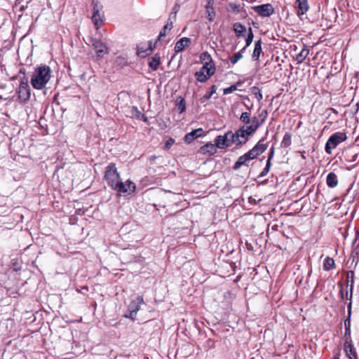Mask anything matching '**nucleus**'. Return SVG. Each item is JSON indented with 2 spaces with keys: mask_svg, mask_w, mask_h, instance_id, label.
<instances>
[{
  "mask_svg": "<svg viewBox=\"0 0 359 359\" xmlns=\"http://www.w3.org/2000/svg\"><path fill=\"white\" fill-rule=\"evenodd\" d=\"M50 77L51 71L50 67L46 65H41L35 69L30 83L34 88L41 90L46 87Z\"/></svg>",
  "mask_w": 359,
  "mask_h": 359,
  "instance_id": "1",
  "label": "nucleus"
},
{
  "mask_svg": "<svg viewBox=\"0 0 359 359\" xmlns=\"http://www.w3.org/2000/svg\"><path fill=\"white\" fill-rule=\"evenodd\" d=\"M351 303L349 304L348 306V317L346 318L344 321V326H345V343L344 346V351L346 353V355L349 359H358L356 353L355 348L354 347V345L353 344L351 337V322H350V316H351Z\"/></svg>",
  "mask_w": 359,
  "mask_h": 359,
  "instance_id": "2",
  "label": "nucleus"
},
{
  "mask_svg": "<svg viewBox=\"0 0 359 359\" xmlns=\"http://www.w3.org/2000/svg\"><path fill=\"white\" fill-rule=\"evenodd\" d=\"M104 178L107 181L108 186L111 189H113V187L116 185V183H118V182L121 180L115 163H110L107 165L104 172Z\"/></svg>",
  "mask_w": 359,
  "mask_h": 359,
  "instance_id": "3",
  "label": "nucleus"
},
{
  "mask_svg": "<svg viewBox=\"0 0 359 359\" xmlns=\"http://www.w3.org/2000/svg\"><path fill=\"white\" fill-rule=\"evenodd\" d=\"M253 134L248 130L245 126H243L235 133L231 132V142L236 145L245 144Z\"/></svg>",
  "mask_w": 359,
  "mask_h": 359,
  "instance_id": "4",
  "label": "nucleus"
},
{
  "mask_svg": "<svg viewBox=\"0 0 359 359\" xmlns=\"http://www.w3.org/2000/svg\"><path fill=\"white\" fill-rule=\"evenodd\" d=\"M346 139L347 136L345 133L337 132L332 134L325 144V151L329 154H332V149L336 148L337 145Z\"/></svg>",
  "mask_w": 359,
  "mask_h": 359,
  "instance_id": "5",
  "label": "nucleus"
},
{
  "mask_svg": "<svg viewBox=\"0 0 359 359\" xmlns=\"http://www.w3.org/2000/svg\"><path fill=\"white\" fill-rule=\"evenodd\" d=\"M144 303V298L142 296H138L136 297L128 305V311L124 315V317L126 318H130L134 321L136 318L137 312L140 309L141 304H143Z\"/></svg>",
  "mask_w": 359,
  "mask_h": 359,
  "instance_id": "6",
  "label": "nucleus"
},
{
  "mask_svg": "<svg viewBox=\"0 0 359 359\" xmlns=\"http://www.w3.org/2000/svg\"><path fill=\"white\" fill-rule=\"evenodd\" d=\"M135 184L130 181L127 180L126 182H122L121 180L118 183L113 187V190L116 191L119 195H129L135 191Z\"/></svg>",
  "mask_w": 359,
  "mask_h": 359,
  "instance_id": "7",
  "label": "nucleus"
},
{
  "mask_svg": "<svg viewBox=\"0 0 359 359\" xmlns=\"http://www.w3.org/2000/svg\"><path fill=\"white\" fill-rule=\"evenodd\" d=\"M93 15H92V21L94 23V25L97 29H100L102 26L103 22V16L104 13L102 12L103 6L102 5L97 1L93 2Z\"/></svg>",
  "mask_w": 359,
  "mask_h": 359,
  "instance_id": "8",
  "label": "nucleus"
},
{
  "mask_svg": "<svg viewBox=\"0 0 359 359\" xmlns=\"http://www.w3.org/2000/svg\"><path fill=\"white\" fill-rule=\"evenodd\" d=\"M90 43L96 52L97 57L102 58L104 57V55L109 53L108 47L101 40L97 39H92Z\"/></svg>",
  "mask_w": 359,
  "mask_h": 359,
  "instance_id": "9",
  "label": "nucleus"
},
{
  "mask_svg": "<svg viewBox=\"0 0 359 359\" xmlns=\"http://www.w3.org/2000/svg\"><path fill=\"white\" fill-rule=\"evenodd\" d=\"M231 138V131H228L224 135H218L215 140V145L219 149H226L233 144Z\"/></svg>",
  "mask_w": 359,
  "mask_h": 359,
  "instance_id": "10",
  "label": "nucleus"
},
{
  "mask_svg": "<svg viewBox=\"0 0 359 359\" xmlns=\"http://www.w3.org/2000/svg\"><path fill=\"white\" fill-rule=\"evenodd\" d=\"M30 87L28 84L27 79L21 81L18 90V97L22 102L27 101L30 97Z\"/></svg>",
  "mask_w": 359,
  "mask_h": 359,
  "instance_id": "11",
  "label": "nucleus"
},
{
  "mask_svg": "<svg viewBox=\"0 0 359 359\" xmlns=\"http://www.w3.org/2000/svg\"><path fill=\"white\" fill-rule=\"evenodd\" d=\"M264 137L262 138L252 149L248 152L253 159L256 158L258 156L264 153L268 147V144L264 143Z\"/></svg>",
  "mask_w": 359,
  "mask_h": 359,
  "instance_id": "12",
  "label": "nucleus"
},
{
  "mask_svg": "<svg viewBox=\"0 0 359 359\" xmlns=\"http://www.w3.org/2000/svg\"><path fill=\"white\" fill-rule=\"evenodd\" d=\"M253 10L262 17H269L273 12V8L270 4H262L253 7Z\"/></svg>",
  "mask_w": 359,
  "mask_h": 359,
  "instance_id": "13",
  "label": "nucleus"
},
{
  "mask_svg": "<svg viewBox=\"0 0 359 359\" xmlns=\"http://www.w3.org/2000/svg\"><path fill=\"white\" fill-rule=\"evenodd\" d=\"M157 41L155 43H156ZM156 44L152 46L151 41L149 42V46L146 47L145 46H142V44L138 45L137 46V55L140 57H146L147 55H149L153 49L155 48Z\"/></svg>",
  "mask_w": 359,
  "mask_h": 359,
  "instance_id": "14",
  "label": "nucleus"
},
{
  "mask_svg": "<svg viewBox=\"0 0 359 359\" xmlns=\"http://www.w3.org/2000/svg\"><path fill=\"white\" fill-rule=\"evenodd\" d=\"M250 160H253L252 156L249 154L248 152L245 154L241 156L237 161L234 163L233 166V169L235 170H238L242 165L248 166V162Z\"/></svg>",
  "mask_w": 359,
  "mask_h": 359,
  "instance_id": "15",
  "label": "nucleus"
},
{
  "mask_svg": "<svg viewBox=\"0 0 359 359\" xmlns=\"http://www.w3.org/2000/svg\"><path fill=\"white\" fill-rule=\"evenodd\" d=\"M217 148L215 143L208 142L200 147L199 152L202 154L213 155L217 152Z\"/></svg>",
  "mask_w": 359,
  "mask_h": 359,
  "instance_id": "16",
  "label": "nucleus"
},
{
  "mask_svg": "<svg viewBox=\"0 0 359 359\" xmlns=\"http://www.w3.org/2000/svg\"><path fill=\"white\" fill-rule=\"evenodd\" d=\"M191 39L188 37H183L180 39L175 46V51L180 53L184 50L186 47H188L191 44Z\"/></svg>",
  "mask_w": 359,
  "mask_h": 359,
  "instance_id": "17",
  "label": "nucleus"
},
{
  "mask_svg": "<svg viewBox=\"0 0 359 359\" xmlns=\"http://www.w3.org/2000/svg\"><path fill=\"white\" fill-rule=\"evenodd\" d=\"M203 130L202 128H197L187 133L184 137V141L187 143L192 142L195 139L203 135Z\"/></svg>",
  "mask_w": 359,
  "mask_h": 359,
  "instance_id": "18",
  "label": "nucleus"
},
{
  "mask_svg": "<svg viewBox=\"0 0 359 359\" xmlns=\"http://www.w3.org/2000/svg\"><path fill=\"white\" fill-rule=\"evenodd\" d=\"M264 123V120H259L257 117L253 116L250 118V123L246 126L248 130L254 134L258 128Z\"/></svg>",
  "mask_w": 359,
  "mask_h": 359,
  "instance_id": "19",
  "label": "nucleus"
},
{
  "mask_svg": "<svg viewBox=\"0 0 359 359\" xmlns=\"http://www.w3.org/2000/svg\"><path fill=\"white\" fill-rule=\"evenodd\" d=\"M296 5L297 8V15H302L309 10L307 0H297Z\"/></svg>",
  "mask_w": 359,
  "mask_h": 359,
  "instance_id": "20",
  "label": "nucleus"
},
{
  "mask_svg": "<svg viewBox=\"0 0 359 359\" xmlns=\"http://www.w3.org/2000/svg\"><path fill=\"white\" fill-rule=\"evenodd\" d=\"M262 52V41L261 39H259L258 41H256L255 43V48L252 55V60L254 61L259 60Z\"/></svg>",
  "mask_w": 359,
  "mask_h": 359,
  "instance_id": "21",
  "label": "nucleus"
},
{
  "mask_svg": "<svg viewBox=\"0 0 359 359\" xmlns=\"http://www.w3.org/2000/svg\"><path fill=\"white\" fill-rule=\"evenodd\" d=\"M161 56L159 53L155 54L149 59L148 65L152 70H156L160 65Z\"/></svg>",
  "mask_w": 359,
  "mask_h": 359,
  "instance_id": "22",
  "label": "nucleus"
},
{
  "mask_svg": "<svg viewBox=\"0 0 359 359\" xmlns=\"http://www.w3.org/2000/svg\"><path fill=\"white\" fill-rule=\"evenodd\" d=\"M326 182H327V186L330 188H334V187H337L338 184V180H337V175L332 172H330L327 175Z\"/></svg>",
  "mask_w": 359,
  "mask_h": 359,
  "instance_id": "23",
  "label": "nucleus"
},
{
  "mask_svg": "<svg viewBox=\"0 0 359 359\" xmlns=\"http://www.w3.org/2000/svg\"><path fill=\"white\" fill-rule=\"evenodd\" d=\"M201 70L205 72L208 76H211L215 72V64L213 62H205Z\"/></svg>",
  "mask_w": 359,
  "mask_h": 359,
  "instance_id": "24",
  "label": "nucleus"
},
{
  "mask_svg": "<svg viewBox=\"0 0 359 359\" xmlns=\"http://www.w3.org/2000/svg\"><path fill=\"white\" fill-rule=\"evenodd\" d=\"M132 115L139 120H142L145 123H148L149 120L147 116L142 114L137 107H133L131 110Z\"/></svg>",
  "mask_w": 359,
  "mask_h": 359,
  "instance_id": "25",
  "label": "nucleus"
},
{
  "mask_svg": "<svg viewBox=\"0 0 359 359\" xmlns=\"http://www.w3.org/2000/svg\"><path fill=\"white\" fill-rule=\"evenodd\" d=\"M233 31L237 37L243 36V32L246 30L245 27L241 22H236L233 24Z\"/></svg>",
  "mask_w": 359,
  "mask_h": 359,
  "instance_id": "26",
  "label": "nucleus"
},
{
  "mask_svg": "<svg viewBox=\"0 0 359 359\" xmlns=\"http://www.w3.org/2000/svg\"><path fill=\"white\" fill-rule=\"evenodd\" d=\"M334 267H335L334 260L330 257H327L325 259L324 263H323L324 270L330 271V270L334 269Z\"/></svg>",
  "mask_w": 359,
  "mask_h": 359,
  "instance_id": "27",
  "label": "nucleus"
},
{
  "mask_svg": "<svg viewBox=\"0 0 359 359\" xmlns=\"http://www.w3.org/2000/svg\"><path fill=\"white\" fill-rule=\"evenodd\" d=\"M172 28V22L169 20L168 23L163 27V29L160 32L157 41H161L163 36L166 35L167 30H171Z\"/></svg>",
  "mask_w": 359,
  "mask_h": 359,
  "instance_id": "28",
  "label": "nucleus"
},
{
  "mask_svg": "<svg viewBox=\"0 0 359 359\" xmlns=\"http://www.w3.org/2000/svg\"><path fill=\"white\" fill-rule=\"evenodd\" d=\"M195 76L197 81L201 83L205 82L210 77L208 76V74H205V72H203L201 69L195 73Z\"/></svg>",
  "mask_w": 359,
  "mask_h": 359,
  "instance_id": "29",
  "label": "nucleus"
},
{
  "mask_svg": "<svg viewBox=\"0 0 359 359\" xmlns=\"http://www.w3.org/2000/svg\"><path fill=\"white\" fill-rule=\"evenodd\" d=\"M309 53V49L303 48L301 52L297 55V60L298 63H302L308 56Z\"/></svg>",
  "mask_w": 359,
  "mask_h": 359,
  "instance_id": "30",
  "label": "nucleus"
},
{
  "mask_svg": "<svg viewBox=\"0 0 359 359\" xmlns=\"http://www.w3.org/2000/svg\"><path fill=\"white\" fill-rule=\"evenodd\" d=\"M176 106H177V110L179 111L180 113L184 112L186 109L185 100L184 98H182V97H180L177 99Z\"/></svg>",
  "mask_w": 359,
  "mask_h": 359,
  "instance_id": "31",
  "label": "nucleus"
},
{
  "mask_svg": "<svg viewBox=\"0 0 359 359\" xmlns=\"http://www.w3.org/2000/svg\"><path fill=\"white\" fill-rule=\"evenodd\" d=\"M292 142V136L290 133H286L283 137V139L281 142V146L283 147L287 148L290 146Z\"/></svg>",
  "mask_w": 359,
  "mask_h": 359,
  "instance_id": "32",
  "label": "nucleus"
},
{
  "mask_svg": "<svg viewBox=\"0 0 359 359\" xmlns=\"http://www.w3.org/2000/svg\"><path fill=\"white\" fill-rule=\"evenodd\" d=\"M251 91H252V95L255 96V97L258 100V101H260L262 100L263 97H262V94L261 93V90L260 89L257 87V86H253L252 88H251Z\"/></svg>",
  "mask_w": 359,
  "mask_h": 359,
  "instance_id": "33",
  "label": "nucleus"
},
{
  "mask_svg": "<svg viewBox=\"0 0 359 359\" xmlns=\"http://www.w3.org/2000/svg\"><path fill=\"white\" fill-rule=\"evenodd\" d=\"M217 87L215 85H212L209 92H207L203 97L202 100L203 102L208 100L211 96L216 93Z\"/></svg>",
  "mask_w": 359,
  "mask_h": 359,
  "instance_id": "34",
  "label": "nucleus"
},
{
  "mask_svg": "<svg viewBox=\"0 0 359 359\" xmlns=\"http://www.w3.org/2000/svg\"><path fill=\"white\" fill-rule=\"evenodd\" d=\"M250 113L249 112H243L240 116V121L244 123L246 125H250Z\"/></svg>",
  "mask_w": 359,
  "mask_h": 359,
  "instance_id": "35",
  "label": "nucleus"
},
{
  "mask_svg": "<svg viewBox=\"0 0 359 359\" xmlns=\"http://www.w3.org/2000/svg\"><path fill=\"white\" fill-rule=\"evenodd\" d=\"M271 163H269V161H266V166L263 169V170L260 172V174L258 175V177L261 178V177L266 176L268 174V172H269V170L271 169Z\"/></svg>",
  "mask_w": 359,
  "mask_h": 359,
  "instance_id": "36",
  "label": "nucleus"
},
{
  "mask_svg": "<svg viewBox=\"0 0 359 359\" xmlns=\"http://www.w3.org/2000/svg\"><path fill=\"white\" fill-rule=\"evenodd\" d=\"M200 59L202 62H204V64L205 62H213L210 55L208 52L202 53L200 55Z\"/></svg>",
  "mask_w": 359,
  "mask_h": 359,
  "instance_id": "37",
  "label": "nucleus"
},
{
  "mask_svg": "<svg viewBox=\"0 0 359 359\" xmlns=\"http://www.w3.org/2000/svg\"><path fill=\"white\" fill-rule=\"evenodd\" d=\"M243 57V55H241V53H236L232 57L229 58L230 62L231 64L235 65L238 62L241 58Z\"/></svg>",
  "mask_w": 359,
  "mask_h": 359,
  "instance_id": "38",
  "label": "nucleus"
},
{
  "mask_svg": "<svg viewBox=\"0 0 359 359\" xmlns=\"http://www.w3.org/2000/svg\"><path fill=\"white\" fill-rule=\"evenodd\" d=\"M253 37H254V35H253V32H252V29L251 27H250L248 29V36L247 38L245 39V41H246V46H249L252 41H253Z\"/></svg>",
  "mask_w": 359,
  "mask_h": 359,
  "instance_id": "39",
  "label": "nucleus"
},
{
  "mask_svg": "<svg viewBox=\"0 0 359 359\" xmlns=\"http://www.w3.org/2000/svg\"><path fill=\"white\" fill-rule=\"evenodd\" d=\"M237 90V85H231L230 87L224 90V94L227 95Z\"/></svg>",
  "mask_w": 359,
  "mask_h": 359,
  "instance_id": "40",
  "label": "nucleus"
},
{
  "mask_svg": "<svg viewBox=\"0 0 359 359\" xmlns=\"http://www.w3.org/2000/svg\"><path fill=\"white\" fill-rule=\"evenodd\" d=\"M175 140L172 137H170L165 143V149H169L174 144Z\"/></svg>",
  "mask_w": 359,
  "mask_h": 359,
  "instance_id": "41",
  "label": "nucleus"
},
{
  "mask_svg": "<svg viewBox=\"0 0 359 359\" xmlns=\"http://www.w3.org/2000/svg\"><path fill=\"white\" fill-rule=\"evenodd\" d=\"M11 264L15 271H18L21 269V266L17 259H12Z\"/></svg>",
  "mask_w": 359,
  "mask_h": 359,
  "instance_id": "42",
  "label": "nucleus"
},
{
  "mask_svg": "<svg viewBox=\"0 0 359 359\" xmlns=\"http://www.w3.org/2000/svg\"><path fill=\"white\" fill-rule=\"evenodd\" d=\"M274 152H275L274 147H272L270 149V151H269V156H268V158H267V161H269V163H271V159L273 158V157L274 156Z\"/></svg>",
  "mask_w": 359,
  "mask_h": 359,
  "instance_id": "43",
  "label": "nucleus"
},
{
  "mask_svg": "<svg viewBox=\"0 0 359 359\" xmlns=\"http://www.w3.org/2000/svg\"><path fill=\"white\" fill-rule=\"evenodd\" d=\"M260 117H262L261 120H264V122L265 121L266 116H267V111L264 110L262 111V113L259 114Z\"/></svg>",
  "mask_w": 359,
  "mask_h": 359,
  "instance_id": "44",
  "label": "nucleus"
},
{
  "mask_svg": "<svg viewBox=\"0 0 359 359\" xmlns=\"http://www.w3.org/2000/svg\"><path fill=\"white\" fill-rule=\"evenodd\" d=\"M247 47H248V46H245V47H243L241 50H239L238 53H241V55H243V53L245 51V49H246V48H247Z\"/></svg>",
  "mask_w": 359,
  "mask_h": 359,
  "instance_id": "45",
  "label": "nucleus"
},
{
  "mask_svg": "<svg viewBox=\"0 0 359 359\" xmlns=\"http://www.w3.org/2000/svg\"><path fill=\"white\" fill-rule=\"evenodd\" d=\"M339 355H340V353L339 351L337 353V354L334 356L333 359H339Z\"/></svg>",
  "mask_w": 359,
  "mask_h": 359,
  "instance_id": "46",
  "label": "nucleus"
},
{
  "mask_svg": "<svg viewBox=\"0 0 359 359\" xmlns=\"http://www.w3.org/2000/svg\"><path fill=\"white\" fill-rule=\"evenodd\" d=\"M81 289H82V290H86V291H88V286H86V285L83 286V287H81Z\"/></svg>",
  "mask_w": 359,
  "mask_h": 359,
  "instance_id": "47",
  "label": "nucleus"
},
{
  "mask_svg": "<svg viewBox=\"0 0 359 359\" xmlns=\"http://www.w3.org/2000/svg\"><path fill=\"white\" fill-rule=\"evenodd\" d=\"M20 72L21 73H23V74H25V72L22 71V70H20Z\"/></svg>",
  "mask_w": 359,
  "mask_h": 359,
  "instance_id": "48",
  "label": "nucleus"
},
{
  "mask_svg": "<svg viewBox=\"0 0 359 359\" xmlns=\"http://www.w3.org/2000/svg\"><path fill=\"white\" fill-rule=\"evenodd\" d=\"M20 72L21 73H23V74H25V72L22 71V70H20Z\"/></svg>",
  "mask_w": 359,
  "mask_h": 359,
  "instance_id": "49",
  "label": "nucleus"
},
{
  "mask_svg": "<svg viewBox=\"0 0 359 359\" xmlns=\"http://www.w3.org/2000/svg\"><path fill=\"white\" fill-rule=\"evenodd\" d=\"M357 107H359V102L357 103Z\"/></svg>",
  "mask_w": 359,
  "mask_h": 359,
  "instance_id": "50",
  "label": "nucleus"
}]
</instances>
